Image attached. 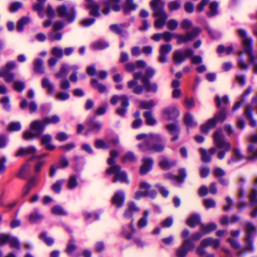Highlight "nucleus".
<instances>
[{"label":"nucleus","mask_w":257,"mask_h":257,"mask_svg":"<svg viewBox=\"0 0 257 257\" xmlns=\"http://www.w3.org/2000/svg\"><path fill=\"white\" fill-rule=\"evenodd\" d=\"M91 84L95 89H97L101 93L105 92L106 90V87L105 85L99 83L98 81L95 79L92 80Z\"/></svg>","instance_id":"ea45409f"},{"label":"nucleus","mask_w":257,"mask_h":257,"mask_svg":"<svg viewBox=\"0 0 257 257\" xmlns=\"http://www.w3.org/2000/svg\"><path fill=\"white\" fill-rule=\"evenodd\" d=\"M216 228V225L214 223H211L206 225H202L201 227V231L204 235L207 234L211 231L214 230Z\"/></svg>","instance_id":"e433bc0d"},{"label":"nucleus","mask_w":257,"mask_h":257,"mask_svg":"<svg viewBox=\"0 0 257 257\" xmlns=\"http://www.w3.org/2000/svg\"><path fill=\"white\" fill-rule=\"evenodd\" d=\"M178 25V22L174 19H171L169 20L167 23L168 28L171 30H175L177 28Z\"/></svg>","instance_id":"338daca9"},{"label":"nucleus","mask_w":257,"mask_h":257,"mask_svg":"<svg viewBox=\"0 0 257 257\" xmlns=\"http://www.w3.org/2000/svg\"><path fill=\"white\" fill-rule=\"evenodd\" d=\"M180 2L178 0L172 1L168 4V7L171 11L178 10L180 8Z\"/></svg>","instance_id":"8fccbe9b"},{"label":"nucleus","mask_w":257,"mask_h":257,"mask_svg":"<svg viewBox=\"0 0 257 257\" xmlns=\"http://www.w3.org/2000/svg\"><path fill=\"white\" fill-rule=\"evenodd\" d=\"M210 241L211 237H207L202 240L200 245L196 248V253L200 256H203L205 254V248L210 246Z\"/></svg>","instance_id":"a211bd4d"},{"label":"nucleus","mask_w":257,"mask_h":257,"mask_svg":"<svg viewBox=\"0 0 257 257\" xmlns=\"http://www.w3.org/2000/svg\"><path fill=\"white\" fill-rule=\"evenodd\" d=\"M172 49V45L170 44L162 45L160 48V54L167 55L171 51Z\"/></svg>","instance_id":"de8ad7c7"},{"label":"nucleus","mask_w":257,"mask_h":257,"mask_svg":"<svg viewBox=\"0 0 257 257\" xmlns=\"http://www.w3.org/2000/svg\"><path fill=\"white\" fill-rule=\"evenodd\" d=\"M60 120L59 116L57 115H54L51 116L46 117L44 118V122L47 125L48 124H56L58 123Z\"/></svg>","instance_id":"a19ab883"},{"label":"nucleus","mask_w":257,"mask_h":257,"mask_svg":"<svg viewBox=\"0 0 257 257\" xmlns=\"http://www.w3.org/2000/svg\"><path fill=\"white\" fill-rule=\"evenodd\" d=\"M193 54V51L191 49H186L184 52L177 51L174 53L173 60L175 63L181 64L186 59V57H190Z\"/></svg>","instance_id":"f8f14e48"},{"label":"nucleus","mask_w":257,"mask_h":257,"mask_svg":"<svg viewBox=\"0 0 257 257\" xmlns=\"http://www.w3.org/2000/svg\"><path fill=\"white\" fill-rule=\"evenodd\" d=\"M136 8L137 5L133 2V0H126L123 10L125 13H127Z\"/></svg>","instance_id":"c9c22d12"},{"label":"nucleus","mask_w":257,"mask_h":257,"mask_svg":"<svg viewBox=\"0 0 257 257\" xmlns=\"http://www.w3.org/2000/svg\"><path fill=\"white\" fill-rule=\"evenodd\" d=\"M52 139V138L50 135H45L41 137L42 144L49 150H53L55 149V146L50 143Z\"/></svg>","instance_id":"c756f323"},{"label":"nucleus","mask_w":257,"mask_h":257,"mask_svg":"<svg viewBox=\"0 0 257 257\" xmlns=\"http://www.w3.org/2000/svg\"><path fill=\"white\" fill-rule=\"evenodd\" d=\"M86 7L89 10L90 14L95 17L100 15L99 6L93 0H86Z\"/></svg>","instance_id":"dca6fc26"},{"label":"nucleus","mask_w":257,"mask_h":257,"mask_svg":"<svg viewBox=\"0 0 257 257\" xmlns=\"http://www.w3.org/2000/svg\"><path fill=\"white\" fill-rule=\"evenodd\" d=\"M185 171L183 169L179 170L178 176H174L172 174H168L167 176V178L172 179L179 183L182 182L183 179L185 178Z\"/></svg>","instance_id":"473e14b6"},{"label":"nucleus","mask_w":257,"mask_h":257,"mask_svg":"<svg viewBox=\"0 0 257 257\" xmlns=\"http://www.w3.org/2000/svg\"><path fill=\"white\" fill-rule=\"evenodd\" d=\"M142 82L143 83L144 87L147 91L153 92L157 91V85L156 83H152L149 81H147L146 77H142Z\"/></svg>","instance_id":"c85d7f7f"},{"label":"nucleus","mask_w":257,"mask_h":257,"mask_svg":"<svg viewBox=\"0 0 257 257\" xmlns=\"http://www.w3.org/2000/svg\"><path fill=\"white\" fill-rule=\"evenodd\" d=\"M118 140L116 139H112L110 141L104 142L103 140H98L95 141V145L96 148L99 149H106L115 146L118 143Z\"/></svg>","instance_id":"f3484780"},{"label":"nucleus","mask_w":257,"mask_h":257,"mask_svg":"<svg viewBox=\"0 0 257 257\" xmlns=\"http://www.w3.org/2000/svg\"><path fill=\"white\" fill-rule=\"evenodd\" d=\"M29 161H31V160H29ZM33 161L35 162V164L34 166V171L35 173H39L44 165L45 163V161L43 160L40 159H34Z\"/></svg>","instance_id":"3c124183"},{"label":"nucleus","mask_w":257,"mask_h":257,"mask_svg":"<svg viewBox=\"0 0 257 257\" xmlns=\"http://www.w3.org/2000/svg\"><path fill=\"white\" fill-rule=\"evenodd\" d=\"M68 72V67L66 65H63L60 68V71L55 74L57 78H65Z\"/></svg>","instance_id":"37998d69"},{"label":"nucleus","mask_w":257,"mask_h":257,"mask_svg":"<svg viewBox=\"0 0 257 257\" xmlns=\"http://www.w3.org/2000/svg\"><path fill=\"white\" fill-rule=\"evenodd\" d=\"M150 185L145 182H141L140 184V190L136 192L135 198L139 199L142 197L148 196L154 197L156 195V192L153 190H150Z\"/></svg>","instance_id":"6e6552de"},{"label":"nucleus","mask_w":257,"mask_h":257,"mask_svg":"<svg viewBox=\"0 0 257 257\" xmlns=\"http://www.w3.org/2000/svg\"><path fill=\"white\" fill-rule=\"evenodd\" d=\"M48 38L51 41L60 40L62 39V34L59 32L54 31V32L48 34Z\"/></svg>","instance_id":"864d4df0"},{"label":"nucleus","mask_w":257,"mask_h":257,"mask_svg":"<svg viewBox=\"0 0 257 257\" xmlns=\"http://www.w3.org/2000/svg\"><path fill=\"white\" fill-rule=\"evenodd\" d=\"M200 217L197 214L191 215L187 221V224L191 227H194L200 223Z\"/></svg>","instance_id":"2f4dec72"},{"label":"nucleus","mask_w":257,"mask_h":257,"mask_svg":"<svg viewBox=\"0 0 257 257\" xmlns=\"http://www.w3.org/2000/svg\"><path fill=\"white\" fill-rule=\"evenodd\" d=\"M217 122L216 117H214L210 119L205 124L201 125V132L204 133H207L210 129L215 127Z\"/></svg>","instance_id":"a878e982"},{"label":"nucleus","mask_w":257,"mask_h":257,"mask_svg":"<svg viewBox=\"0 0 257 257\" xmlns=\"http://www.w3.org/2000/svg\"><path fill=\"white\" fill-rule=\"evenodd\" d=\"M25 87V83L22 81H15L14 83V88L17 91H23Z\"/></svg>","instance_id":"e2e57ef3"},{"label":"nucleus","mask_w":257,"mask_h":257,"mask_svg":"<svg viewBox=\"0 0 257 257\" xmlns=\"http://www.w3.org/2000/svg\"><path fill=\"white\" fill-rule=\"evenodd\" d=\"M43 216L37 212H35L30 214L29 220L31 222H36L43 218Z\"/></svg>","instance_id":"13d9d810"},{"label":"nucleus","mask_w":257,"mask_h":257,"mask_svg":"<svg viewBox=\"0 0 257 257\" xmlns=\"http://www.w3.org/2000/svg\"><path fill=\"white\" fill-rule=\"evenodd\" d=\"M124 193L122 191H118L114 194L112 198V203L117 207H121L124 204Z\"/></svg>","instance_id":"4be33fe9"},{"label":"nucleus","mask_w":257,"mask_h":257,"mask_svg":"<svg viewBox=\"0 0 257 257\" xmlns=\"http://www.w3.org/2000/svg\"><path fill=\"white\" fill-rule=\"evenodd\" d=\"M139 210V208L134 202H130L128 204V207L124 213V216L125 218H130L135 213Z\"/></svg>","instance_id":"5701e85b"},{"label":"nucleus","mask_w":257,"mask_h":257,"mask_svg":"<svg viewBox=\"0 0 257 257\" xmlns=\"http://www.w3.org/2000/svg\"><path fill=\"white\" fill-rule=\"evenodd\" d=\"M184 120L188 128L193 127L197 125V122L195 120L193 115L190 113H187L185 115Z\"/></svg>","instance_id":"cd10ccee"},{"label":"nucleus","mask_w":257,"mask_h":257,"mask_svg":"<svg viewBox=\"0 0 257 257\" xmlns=\"http://www.w3.org/2000/svg\"><path fill=\"white\" fill-rule=\"evenodd\" d=\"M37 152V149L34 146H30L28 148H21L18 151L16 156H23L28 155H32L33 156L36 155L35 153Z\"/></svg>","instance_id":"b1692460"},{"label":"nucleus","mask_w":257,"mask_h":257,"mask_svg":"<svg viewBox=\"0 0 257 257\" xmlns=\"http://www.w3.org/2000/svg\"><path fill=\"white\" fill-rule=\"evenodd\" d=\"M136 160L134 154L132 152H128L125 154L122 159L123 162H133Z\"/></svg>","instance_id":"680f3d73"},{"label":"nucleus","mask_w":257,"mask_h":257,"mask_svg":"<svg viewBox=\"0 0 257 257\" xmlns=\"http://www.w3.org/2000/svg\"><path fill=\"white\" fill-rule=\"evenodd\" d=\"M145 74L143 76L140 72H135L133 74L134 79L129 81L127 83V85L129 88H133V92L137 94L142 93L143 90V87L142 86L138 85L137 80L140 78L142 79V77H146L147 81L148 79L152 77L154 74V70L150 67H146Z\"/></svg>","instance_id":"20e7f679"},{"label":"nucleus","mask_w":257,"mask_h":257,"mask_svg":"<svg viewBox=\"0 0 257 257\" xmlns=\"http://www.w3.org/2000/svg\"><path fill=\"white\" fill-rule=\"evenodd\" d=\"M136 139L142 141L138 147L143 152L151 151L160 153L165 149V145L162 143V138L158 134H140L136 137Z\"/></svg>","instance_id":"f257e3e1"},{"label":"nucleus","mask_w":257,"mask_h":257,"mask_svg":"<svg viewBox=\"0 0 257 257\" xmlns=\"http://www.w3.org/2000/svg\"><path fill=\"white\" fill-rule=\"evenodd\" d=\"M238 33L239 35L241 37L244 51L248 56L250 62L254 63V57L252 52V39L247 36L246 32L243 29H239Z\"/></svg>","instance_id":"0eeeda50"},{"label":"nucleus","mask_w":257,"mask_h":257,"mask_svg":"<svg viewBox=\"0 0 257 257\" xmlns=\"http://www.w3.org/2000/svg\"><path fill=\"white\" fill-rule=\"evenodd\" d=\"M46 124L44 122V118L42 120H35L32 121L30 125V131H27L23 134V138L28 140L39 137L43 132Z\"/></svg>","instance_id":"39448f33"},{"label":"nucleus","mask_w":257,"mask_h":257,"mask_svg":"<svg viewBox=\"0 0 257 257\" xmlns=\"http://www.w3.org/2000/svg\"><path fill=\"white\" fill-rule=\"evenodd\" d=\"M184 104L188 109H191L195 106V100L193 98H186L184 100Z\"/></svg>","instance_id":"0e129e2a"},{"label":"nucleus","mask_w":257,"mask_h":257,"mask_svg":"<svg viewBox=\"0 0 257 257\" xmlns=\"http://www.w3.org/2000/svg\"><path fill=\"white\" fill-rule=\"evenodd\" d=\"M57 10L60 17L66 18L69 21H71L74 18L73 9L68 10L65 6L62 5L58 7Z\"/></svg>","instance_id":"ddd939ff"},{"label":"nucleus","mask_w":257,"mask_h":257,"mask_svg":"<svg viewBox=\"0 0 257 257\" xmlns=\"http://www.w3.org/2000/svg\"><path fill=\"white\" fill-rule=\"evenodd\" d=\"M29 22V19L28 18H24L19 20L17 26V29L18 31L21 32L23 30L24 26L28 24Z\"/></svg>","instance_id":"bf43d9fd"},{"label":"nucleus","mask_w":257,"mask_h":257,"mask_svg":"<svg viewBox=\"0 0 257 257\" xmlns=\"http://www.w3.org/2000/svg\"><path fill=\"white\" fill-rule=\"evenodd\" d=\"M78 183L75 177L71 176L68 182V188L69 189H73L77 186Z\"/></svg>","instance_id":"69168bd1"},{"label":"nucleus","mask_w":257,"mask_h":257,"mask_svg":"<svg viewBox=\"0 0 257 257\" xmlns=\"http://www.w3.org/2000/svg\"><path fill=\"white\" fill-rule=\"evenodd\" d=\"M252 107L250 106L247 105L245 107V115L247 118L250 119V124L251 126L254 127L256 126V122L255 120H253L251 117V111H252Z\"/></svg>","instance_id":"79ce46f5"},{"label":"nucleus","mask_w":257,"mask_h":257,"mask_svg":"<svg viewBox=\"0 0 257 257\" xmlns=\"http://www.w3.org/2000/svg\"><path fill=\"white\" fill-rule=\"evenodd\" d=\"M178 115V113L175 107H169L164 110L163 116L167 120H172Z\"/></svg>","instance_id":"aec40b11"},{"label":"nucleus","mask_w":257,"mask_h":257,"mask_svg":"<svg viewBox=\"0 0 257 257\" xmlns=\"http://www.w3.org/2000/svg\"><path fill=\"white\" fill-rule=\"evenodd\" d=\"M147 66L146 62L143 60H138L135 63H127L125 64L124 68L125 70L129 72H132L137 69L144 68Z\"/></svg>","instance_id":"2eb2a0df"},{"label":"nucleus","mask_w":257,"mask_h":257,"mask_svg":"<svg viewBox=\"0 0 257 257\" xmlns=\"http://www.w3.org/2000/svg\"><path fill=\"white\" fill-rule=\"evenodd\" d=\"M52 212L56 215H62L66 214V212L61 206L56 205L52 208Z\"/></svg>","instance_id":"4d7b16f0"},{"label":"nucleus","mask_w":257,"mask_h":257,"mask_svg":"<svg viewBox=\"0 0 257 257\" xmlns=\"http://www.w3.org/2000/svg\"><path fill=\"white\" fill-rule=\"evenodd\" d=\"M195 244L189 239L183 240L182 244L176 250V254L177 257H185L188 252L194 248Z\"/></svg>","instance_id":"9d476101"},{"label":"nucleus","mask_w":257,"mask_h":257,"mask_svg":"<svg viewBox=\"0 0 257 257\" xmlns=\"http://www.w3.org/2000/svg\"><path fill=\"white\" fill-rule=\"evenodd\" d=\"M257 196V178L255 179V184L252 193L249 197L250 201L252 203H254L256 201Z\"/></svg>","instance_id":"052dcab7"},{"label":"nucleus","mask_w":257,"mask_h":257,"mask_svg":"<svg viewBox=\"0 0 257 257\" xmlns=\"http://www.w3.org/2000/svg\"><path fill=\"white\" fill-rule=\"evenodd\" d=\"M210 11L207 13L208 17H212L217 14V4L215 2H212L209 5Z\"/></svg>","instance_id":"09e8293b"},{"label":"nucleus","mask_w":257,"mask_h":257,"mask_svg":"<svg viewBox=\"0 0 257 257\" xmlns=\"http://www.w3.org/2000/svg\"><path fill=\"white\" fill-rule=\"evenodd\" d=\"M247 245L244 249H240L237 251L236 255L238 257L242 256L244 252L248 251H251L253 250V247L251 242L250 241V239L246 238Z\"/></svg>","instance_id":"4c0bfd02"},{"label":"nucleus","mask_w":257,"mask_h":257,"mask_svg":"<svg viewBox=\"0 0 257 257\" xmlns=\"http://www.w3.org/2000/svg\"><path fill=\"white\" fill-rule=\"evenodd\" d=\"M120 101L121 102V105L122 106H128V101L127 98L125 95H121V96H117V95H114L113 96L110 100V102L113 105H115L117 103V102Z\"/></svg>","instance_id":"bb28decb"},{"label":"nucleus","mask_w":257,"mask_h":257,"mask_svg":"<svg viewBox=\"0 0 257 257\" xmlns=\"http://www.w3.org/2000/svg\"><path fill=\"white\" fill-rule=\"evenodd\" d=\"M140 105L141 107L144 109H149L153 107L155 105V103L152 100L149 101H141Z\"/></svg>","instance_id":"5fc2aeb1"},{"label":"nucleus","mask_w":257,"mask_h":257,"mask_svg":"<svg viewBox=\"0 0 257 257\" xmlns=\"http://www.w3.org/2000/svg\"><path fill=\"white\" fill-rule=\"evenodd\" d=\"M166 128L169 133L173 136L171 140L172 141L177 140L178 138L179 128L176 123H171L166 125Z\"/></svg>","instance_id":"6ab92c4d"},{"label":"nucleus","mask_w":257,"mask_h":257,"mask_svg":"<svg viewBox=\"0 0 257 257\" xmlns=\"http://www.w3.org/2000/svg\"><path fill=\"white\" fill-rule=\"evenodd\" d=\"M200 152L201 154V159L204 162H209L211 161V156L216 152L215 148H212L206 151L203 149H200Z\"/></svg>","instance_id":"412c9836"},{"label":"nucleus","mask_w":257,"mask_h":257,"mask_svg":"<svg viewBox=\"0 0 257 257\" xmlns=\"http://www.w3.org/2000/svg\"><path fill=\"white\" fill-rule=\"evenodd\" d=\"M42 86L46 89L48 93H52L54 90V86L49 79L44 78L42 81Z\"/></svg>","instance_id":"7c9ffc66"},{"label":"nucleus","mask_w":257,"mask_h":257,"mask_svg":"<svg viewBox=\"0 0 257 257\" xmlns=\"http://www.w3.org/2000/svg\"><path fill=\"white\" fill-rule=\"evenodd\" d=\"M144 116L146 118V123L148 125H152L156 123V121L150 112H146L144 114Z\"/></svg>","instance_id":"a18cd8bd"},{"label":"nucleus","mask_w":257,"mask_h":257,"mask_svg":"<svg viewBox=\"0 0 257 257\" xmlns=\"http://www.w3.org/2000/svg\"><path fill=\"white\" fill-rule=\"evenodd\" d=\"M0 76L4 77L7 82H11L14 78V74L4 70L0 71Z\"/></svg>","instance_id":"c03bdc74"},{"label":"nucleus","mask_w":257,"mask_h":257,"mask_svg":"<svg viewBox=\"0 0 257 257\" xmlns=\"http://www.w3.org/2000/svg\"><path fill=\"white\" fill-rule=\"evenodd\" d=\"M34 71L36 73L42 74L44 73V70L43 66V61L40 59L35 60L34 66Z\"/></svg>","instance_id":"58836bf2"},{"label":"nucleus","mask_w":257,"mask_h":257,"mask_svg":"<svg viewBox=\"0 0 257 257\" xmlns=\"http://www.w3.org/2000/svg\"><path fill=\"white\" fill-rule=\"evenodd\" d=\"M9 243L10 244L11 247L19 249L20 248V244L18 240L16 237L10 236Z\"/></svg>","instance_id":"6e6d98bb"},{"label":"nucleus","mask_w":257,"mask_h":257,"mask_svg":"<svg viewBox=\"0 0 257 257\" xmlns=\"http://www.w3.org/2000/svg\"><path fill=\"white\" fill-rule=\"evenodd\" d=\"M200 32L199 28H194L191 32H188L186 35H175V36L177 39V43L180 44L192 40L199 35Z\"/></svg>","instance_id":"9b49d317"},{"label":"nucleus","mask_w":257,"mask_h":257,"mask_svg":"<svg viewBox=\"0 0 257 257\" xmlns=\"http://www.w3.org/2000/svg\"><path fill=\"white\" fill-rule=\"evenodd\" d=\"M151 6L154 11L155 27L160 29L165 25L167 18V15L163 8V4L161 0H152Z\"/></svg>","instance_id":"7ed1b4c3"},{"label":"nucleus","mask_w":257,"mask_h":257,"mask_svg":"<svg viewBox=\"0 0 257 257\" xmlns=\"http://www.w3.org/2000/svg\"><path fill=\"white\" fill-rule=\"evenodd\" d=\"M104 8L102 10L103 14L106 15L109 11V7L115 11H118L120 9L119 0H107L104 2Z\"/></svg>","instance_id":"4468645a"},{"label":"nucleus","mask_w":257,"mask_h":257,"mask_svg":"<svg viewBox=\"0 0 257 257\" xmlns=\"http://www.w3.org/2000/svg\"><path fill=\"white\" fill-rule=\"evenodd\" d=\"M65 182L63 179L56 181L51 187L52 189L56 193H59L61 190V187Z\"/></svg>","instance_id":"49530a36"},{"label":"nucleus","mask_w":257,"mask_h":257,"mask_svg":"<svg viewBox=\"0 0 257 257\" xmlns=\"http://www.w3.org/2000/svg\"><path fill=\"white\" fill-rule=\"evenodd\" d=\"M51 53L55 57L60 58L63 56V50L58 47H54L52 49Z\"/></svg>","instance_id":"774afa93"},{"label":"nucleus","mask_w":257,"mask_h":257,"mask_svg":"<svg viewBox=\"0 0 257 257\" xmlns=\"http://www.w3.org/2000/svg\"><path fill=\"white\" fill-rule=\"evenodd\" d=\"M124 25H112L110 26V30L118 34H121L123 32Z\"/></svg>","instance_id":"603ef678"},{"label":"nucleus","mask_w":257,"mask_h":257,"mask_svg":"<svg viewBox=\"0 0 257 257\" xmlns=\"http://www.w3.org/2000/svg\"><path fill=\"white\" fill-rule=\"evenodd\" d=\"M214 143L216 147L219 149H223L224 151H220L217 154V158L221 160L225 156V152L230 150V145L224 140L221 131L216 132L213 136Z\"/></svg>","instance_id":"423d86ee"},{"label":"nucleus","mask_w":257,"mask_h":257,"mask_svg":"<svg viewBox=\"0 0 257 257\" xmlns=\"http://www.w3.org/2000/svg\"><path fill=\"white\" fill-rule=\"evenodd\" d=\"M118 155V153L116 151H111L110 157L108 159L107 162L109 165H112V166L106 170V172L108 174H113L115 175L114 182L118 181L121 182H125L127 181V176L125 172L120 170V168L119 166L116 165H113L114 163V159L117 157Z\"/></svg>","instance_id":"f03ea898"},{"label":"nucleus","mask_w":257,"mask_h":257,"mask_svg":"<svg viewBox=\"0 0 257 257\" xmlns=\"http://www.w3.org/2000/svg\"><path fill=\"white\" fill-rule=\"evenodd\" d=\"M246 238L250 239L256 233L255 227L250 223H247L245 225Z\"/></svg>","instance_id":"72a5a7b5"},{"label":"nucleus","mask_w":257,"mask_h":257,"mask_svg":"<svg viewBox=\"0 0 257 257\" xmlns=\"http://www.w3.org/2000/svg\"><path fill=\"white\" fill-rule=\"evenodd\" d=\"M143 163L141 167L140 172L141 174H145L148 173L152 168L153 160L150 158H144L143 160Z\"/></svg>","instance_id":"393cba45"},{"label":"nucleus","mask_w":257,"mask_h":257,"mask_svg":"<svg viewBox=\"0 0 257 257\" xmlns=\"http://www.w3.org/2000/svg\"><path fill=\"white\" fill-rule=\"evenodd\" d=\"M249 144L247 147L249 160H257V134L251 136L249 138Z\"/></svg>","instance_id":"1a4fd4ad"},{"label":"nucleus","mask_w":257,"mask_h":257,"mask_svg":"<svg viewBox=\"0 0 257 257\" xmlns=\"http://www.w3.org/2000/svg\"><path fill=\"white\" fill-rule=\"evenodd\" d=\"M175 164V161H170L166 158H162L160 162V167L164 169H168L174 166Z\"/></svg>","instance_id":"f704fd0d"}]
</instances>
